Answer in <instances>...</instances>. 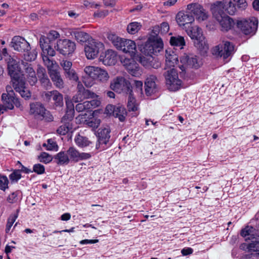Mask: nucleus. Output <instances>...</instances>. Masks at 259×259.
Instances as JSON below:
<instances>
[{
    "label": "nucleus",
    "instance_id": "1",
    "mask_svg": "<svg viewBox=\"0 0 259 259\" xmlns=\"http://www.w3.org/2000/svg\"><path fill=\"white\" fill-rule=\"evenodd\" d=\"M241 235L251 241L250 243L242 244L240 246L242 249H246L248 252L259 251V235L257 230L252 227L246 226L241 230Z\"/></svg>",
    "mask_w": 259,
    "mask_h": 259
},
{
    "label": "nucleus",
    "instance_id": "2",
    "mask_svg": "<svg viewBox=\"0 0 259 259\" xmlns=\"http://www.w3.org/2000/svg\"><path fill=\"white\" fill-rule=\"evenodd\" d=\"M212 54L217 57L222 58L224 60L231 57L235 52L234 45L229 41L223 40L212 49Z\"/></svg>",
    "mask_w": 259,
    "mask_h": 259
},
{
    "label": "nucleus",
    "instance_id": "3",
    "mask_svg": "<svg viewBox=\"0 0 259 259\" xmlns=\"http://www.w3.org/2000/svg\"><path fill=\"white\" fill-rule=\"evenodd\" d=\"M47 39L45 38V36H41L39 39V45L42 51L41 56L45 66L57 63L56 61L50 58V57L55 56L56 52L52 47V43L47 42Z\"/></svg>",
    "mask_w": 259,
    "mask_h": 259
},
{
    "label": "nucleus",
    "instance_id": "4",
    "mask_svg": "<svg viewBox=\"0 0 259 259\" xmlns=\"http://www.w3.org/2000/svg\"><path fill=\"white\" fill-rule=\"evenodd\" d=\"M30 113L38 120L52 121L54 117L50 111H48L40 102H35L30 105Z\"/></svg>",
    "mask_w": 259,
    "mask_h": 259
},
{
    "label": "nucleus",
    "instance_id": "5",
    "mask_svg": "<svg viewBox=\"0 0 259 259\" xmlns=\"http://www.w3.org/2000/svg\"><path fill=\"white\" fill-rule=\"evenodd\" d=\"M213 17L216 22L219 25L220 30L223 32H227L231 30L234 26L235 23L232 18L225 14L219 11H212Z\"/></svg>",
    "mask_w": 259,
    "mask_h": 259
},
{
    "label": "nucleus",
    "instance_id": "6",
    "mask_svg": "<svg viewBox=\"0 0 259 259\" xmlns=\"http://www.w3.org/2000/svg\"><path fill=\"white\" fill-rule=\"evenodd\" d=\"M162 48L163 42L160 39H149L144 45L140 47L141 53L150 57L159 52ZM150 58L148 59L149 60Z\"/></svg>",
    "mask_w": 259,
    "mask_h": 259
},
{
    "label": "nucleus",
    "instance_id": "7",
    "mask_svg": "<svg viewBox=\"0 0 259 259\" xmlns=\"http://www.w3.org/2000/svg\"><path fill=\"white\" fill-rule=\"evenodd\" d=\"M164 75L166 84L169 90L176 91L181 88L182 81L179 78L178 73L175 68H169Z\"/></svg>",
    "mask_w": 259,
    "mask_h": 259
},
{
    "label": "nucleus",
    "instance_id": "8",
    "mask_svg": "<svg viewBox=\"0 0 259 259\" xmlns=\"http://www.w3.org/2000/svg\"><path fill=\"white\" fill-rule=\"evenodd\" d=\"M110 88L115 92L127 94L133 93L130 82L123 77H117L110 83Z\"/></svg>",
    "mask_w": 259,
    "mask_h": 259
},
{
    "label": "nucleus",
    "instance_id": "9",
    "mask_svg": "<svg viewBox=\"0 0 259 259\" xmlns=\"http://www.w3.org/2000/svg\"><path fill=\"white\" fill-rule=\"evenodd\" d=\"M211 10V11H216L220 13H224V12L225 11L231 15H234L236 11L235 5L231 0L216 2L212 5Z\"/></svg>",
    "mask_w": 259,
    "mask_h": 259
},
{
    "label": "nucleus",
    "instance_id": "10",
    "mask_svg": "<svg viewBox=\"0 0 259 259\" xmlns=\"http://www.w3.org/2000/svg\"><path fill=\"white\" fill-rule=\"evenodd\" d=\"M188 35L193 39H195L194 42L196 47L198 49L204 48L205 45V41L202 34L201 29L197 26H192L186 29Z\"/></svg>",
    "mask_w": 259,
    "mask_h": 259
},
{
    "label": "nucleus",
    "instance_id": "11",
    "mask_svg": "<svg viewBox=\"0 0 259 259\" xmlns=\"http://www.w3.org/2000/svg\"><path fill=\"white\" fill-rule=\"evenodd\" d=\"M104 48V45L94 39L88 42L84 47V52L88 59H94L98 56L100 50Z\"/></svg>",
    "mask_w": 259,
    "mask_h": 259
},
{
    "label": "nucleus",
    "instance_id": "12",
    "mask_svg": "<svg viewBox=\"0 0 259 259\" xmlns=\"http://www.w3.org/2000/svg\"><path fill=\"white\" fill-rule=\"evenodd\" d=\"M200 62L196 56L190 54H184L180 58V62L178 63V67L184 71L188 68H197L200 67Z\"/></svg>",
    "mask_w": 259,
    "mask_h": 259
},
{
    "label": "nucleus",
    "instance_id": "13",
    "mask_svg": "<svg viewBox=\"0 0 259 259\" xmlns=\"http://www.w3.org/2000/svg\"><path fill=\"white\" fill-rule=\"evenodd\" d=\"M77 93L73 97L72 101L75 103H78L82 101L85 99H97L98 96L94 92L86 90L82 84L79 80L77 81Z\"/></svg>",
    "mask_w": 259,
    "mask_h": 259
},
{
    "label": "nucleus",
    "instance_id": "14",
    "mask_svg": "<svg viewBox=\"0 0 259 259\" xmlns=\"http://www.w3.org/2000/svg\"><path fill=\"white\" fill-rule=\"evenodd\" d=\"M46 66L48 69L49 75L55 86L59 89L63 88L64 87V81L59 71L58 70L59 66L57 63H54L53 65Z\"/></svg>",
    "mask_w": 259,
    "mask_h": 259
},
{
    "label": "nucleus",
    "instance_id": "15",
    "mask_svg": "<svg viewBox=\"0 0 259 259\" xmlns=\"http://www.w3.org/2000/svg\"><path fill=\"white\" fill-rule=\"evenodd\" d=\"M55 48L60 54L63 55L71 54L75 49V44L74 42L67 39H59L57 41Z\"/></svg>",
    "mask_w": 259,
    "mask_h": 259
},
{
    "label": "nucleus",
    "instance_id": "16",
    "mask_svg": "<svg viewBox=\"0 0 259 259\" xmlns=\"http://www.w3.org/2000/svg\"><path fill=\"white\" fill-rule=\"evenodd\" d=\"M257 22L256 20L243 19L237 22V27L245 35L253 34L257 28Z\"/></svg>",
    "mask_w": 259,
    "mask_h": 259
},
{
    "label": "nucleus",
    "instance_id": "17",
    "mask_svg": "<svg viewBox=\"0 0 259 259\" xmlns=\"http://www.w3.org/2000/svg\"><path fill=\"white\" fill-rule=\"evenodd\" d=\"M98 68L97 66H88L84 68L85 76L82 77V82L87 88L94 84Z\"/></svg>",
    "mask_w": 259,
    "mask_h": 259
},
{
    "label": "nucleus",
    "instance_id": "18",
    "mask_svg": "<svg viewBox=\"0 0 259 259\" xmlns=\"http://www.w3.org/2000/svg\"><path fill=\"white\" fill-rule=\"evenodd\" d=\"M60 65L63 68L64 76L66 78L75 81H78V75L75 71L72 68V63L71 61L63 60L60 62Z\"/></svg>",
    "mask_w": 259,
    "mask_h": 259
},
{
    "label": "nucleus",
    "instance_id": "19",
    "mask_svg": "<svg viewBox=\"0 0 259 259\" xmlns=\"http://www.w3.org/2000/svg\"><path fill=\"white\" fill-rule=\"evenodd\" d=\"M188 12L193 14L199 20L203 21L208 18V14L203 7L198 3H192L187 5Z\"/></svg>",
    "mask_w": 259,
    "mask_h": 259
},
{
    "label": "nucleus",
    "instance_id": "20",
    "mask_svg": "<svg viewBox=\"0 0 259 259\" xmlns=\"http://www.w3.org/2000/svg\"><path fill=\"white\" fill-rule=\"evenodd\" d=\"M67 152L68 155L69 161L75 162L80 160L88 159L92 156L90 153H80L78 150L74 147H70L67 149Z\"/></svg>",
    "mask_w": 259,
    "mask_h": 259
},
{
    "label": "nucleus",
    "instance_id": "21",
    "mask_svg": "<svg viewBox=\"0 0 259 259\" xmlns=\"http://www.w3.org/2000/svg\"><path fill=\"white\" fill-rule=\"evenodd\" d=\"M7 61L9 74L12 78L11 82L16 79H21L19 77L20 69L18 62L11 56L7 59Z\"/></svg>",
    "mask_w": 259,
    "mask_h": 259
},
{
    "label": "nucleus",
    "instance_id": "22",
    "mask_svg": "<svg viewBox=\"0 0 259 259\" xmlns=\"http://www.w3.org/2000/svg\"><path fill=\"white\" fill-rule=\"evenodd\" d=\"M123 65L126 70L134 76H139L141 75V70L138 64L133 59L125 58L121 61Z\"/></svg>",
    "mask_w": 259,
    "mask_h": 259
},
{
    "label": "nucleus",
    "instance_id": "23",
    "mask_svg": "<svg viewBox=\"0 0 259 259\" xmlns=\"http://www.w3.org/2000/svg\"><path fill=\"white\" fill-rule=\"evenodd\" d=\"M12 47L16 51L23 52L29 51V44L23 37L20 36H15L12 40Z\"/></svg>",
    "mask_w": 259,
    "mask_h": 259
},
{
    "label": "nucleus",
    "instance_id": "24",
    "mask_svg": "<svg viewBox=\"0 0 259 259\" xmlns=\"http://www.w3.org/2000/svg\"><path fill=\"white\" fill-rule=\"evenodd\" d=\"M3 104L0 105V114L3 113L7 109H12L14 108V104L17 105L18 103V99L14 96H9L6 94H3L2 95Z\"/></svg>",
    "mask_w": 259,
    "mask_h": 259
},
{
    "label": "nucleus",
    "instance_id": "25",
    "mask_svg": "<svg viewBox=\"0 0 259 259\" xmlns=\"http://www.w3.org/2000/svg\"><path fill=\"white\" fill-rule=\"evenodd\" d=\"M118 50H121L125 53H129L131 57L134 56L136 52V45L132 40L122 38Z\"/></svg>",
    "mask_w": 259,
    "mask_h": 259
},
{
    "label": "nucleus",
    "instance_id": "26",
    "mask_svg": "<svg viewBox=\"0 0 259 259\" xmlns=\"http://www.w3.org/2000/svg\"><path fill=\"white\" fill-rule=\"evenodd\" d=\"M12 83L15 91L18 92L22 98L27 99L30 97L31 93L25 87V82L22 79L14 80Z\"/></svg>",
    "mask_w": 259,
    "mask_h": 259
},
{
    "label": "nucleus",
    "instance_id": "27",
    "mask_svg": "<svg viewBox=\"0 0 259 259\" xmlns=\"http://www.w3.org/2000/svg\"><path fill=\"white\" fill-rule=\"evenodd\" d=\"M100 104L101 102L98 99H92L77 104L75 106V109L78 112L88 111L98 107Z\"/></svg>",
    "mask_w": 259,
    "mask_h": 259
},
{
    "label": "nucleus",
    "instance_id": "28",
    "mask_svg": "<svg viewBox=\"0 0 259 259\" xmlns=\"http://www.w3.org/2000/svg\"><path fill=\"white\" fill-rule=\"evenodd\" d=\"M106 110L109 113L112 111L113 115L118 118L120 121H123L125 119L126 111L124 107L120 106H113L109 105L106 107Z\"/></svg>",
    "mask_w": 259,
    "mask_h": 259
},
{
    "label": "nucleus",
    "instance_id": "29",
    "mask_svg": "<svg viewBox=\"0 0 259 259\" xmlns=\"http://www.w3.org/2000/svg\"><path fill=\"white\" fill-rule=\"evenodd\" d=\"M156 81H157V78L153 75H150L146 78L145 86V92L147 96H150L157 91V87Z\"/></svg>",
    "mask_w": 259,
    "mask_h": 259
},
{
    "label": "nucleus",
    "instance_id": "30",
    "mask_svg": "<svg viewBox=\"0 0 259 259\" xmlns=\"http://www.w3.org/2000/svg\"><path fill=\"white\" fill-rule=\"evenodd\" d=\"M176 20L180 26H185V29H186V25H191L194 21V18L191 15L179 12L177 15Z\"/></svg>",
    "mask_w": 259,
    "mask_h": 259
},
{
    "label": "nucleus",
    "instance_id": "31",
    "mask_svg": "<svg viewBox=\"0 0 259 259\" xmlns=\"http://www.w3.org/2000/svg\"><path fill=\"white\" fill-rule=\"evenodd\" d=\"M100 58L105 65H114L117 60V54L114 51L108 50L104 55H101Z\"/></svg>",
    "mask_w": 259,
    "mask_h": 259
},
{
    "label": "nucleus",
    "instance_id": "32",
    "mask_svg": "<svg viewBox=\"0 0 259 259\" xmlns=\"http://www.w3.org/2000/svg\"><path fill=\"white\" fill-rule=\"evenodd\" d=\"M165 68H171L178 64V55L171 50H166L165 51Z\"/></svg>",
    "mask_w": 259,
    "mask_h": 259
},
{
    "label": "nucleus",
    "instance_id": "33",
    "mask_svg": "<svg viewBox=\"0 0 259 259\" xmlns=\"http://www.w3.org/2000/svg\"><path fill=\"white\" fill-rule=\"evenodd\" d=\"M110 130L108 127L101 128L98 132V144L96 145V148L99 149L101 145H106L108 142L110 136Z\"/></svg>",
    "mask_w": 259,
    "mask_h": 259
},
{
    "label": "nucleus",
    "instance_id": "34",
    "mask_svg": "<svg viewBox=\"0 0 259 259\" xmlns=\"http://www.w3.org/2000/svg\"><path fill=\"white\" fill-rule=\"evenodd\" d=\"M55 162L58 165H66L69 162L68 155L66 151H60L54 156Z\"/></svg>",
    "mask_w": 259,
    "mask_h": 259
},
{
    "label": "nucleus",
    "instance_id": "35",
    "mask_svg": "<svg viewBox=\"0 0 259 259\" xmlns=\"http://www.w3.org/2000/svg\"><path fill=\"white\" fill-rule=\"evenodd\" d=\"M127 107L129 111H133V116H137L139 114L138 105L136 103L135 98L133 96L132 93L128 94Z\"/></svg>",
    "mask_w": 259,
    "mask_h": 259
},
{
    "label": "nucleus",
    "instance_id": "36",
    "mask_svg": "<svg viewBox=\"0 0 259 259\" xmlns=\"http://www.w3.org/2000/svg\"><path fill=\"white\" fill-rule=\"evenodd\" d=\"M72 35L74 36L75 39L80 42H88L91 39H93L88 33L83 31H74L72 32Z\"/></svg>",
    "mask_w": 259,
    "mask_h": 259
},
{
    "label": "nucleus",
    "instance_id": "37",
    "mask_svg": "<svg viewBox=\"0 0 259 259\" xmlns=\"http://www.w3.org/2000/svg\"><path fill=\"white\" fill-rule=\"evenodd\" d=\"M25 73L27 77V81L30 85H33L37 81L35 72L30 65L28 66L25 68Z\"/></svg>",
    "mask_w": 259,
    "mask_h": 259
},
{
    "label": "nucleus",
    "instance_id": "38",
    "mask_svg": "<svg viewBox=\"0 0 259 259\" xmlns=\"http://www.w3.org/2000/svg\"><path fill=\"white\" fill-rule=\"evenodd\" d=\"M76 144L80 148H84L90 145L92 142L89 140L88 138L78 134L74 139Z\"/></svg>",
    "mask_w": 259,
    "mask_h": 259
},
{
    "label": "nucleus",
    "instance_id": "39",
    "mask_svg": "<svg viewBox=\"0 0 259 259\" xmlns=\"http://www.w3.org/2000/svg\"><path fill=\"white\" fill-rule=\"evenodd\" d=\"M109 78V74L106 70L100 67L98 68L95 80L103 82L107 81Z\"/></svg>",
    "mask_w": 259,
    "mask_h": 259
},
{
    "label": "nucleus",
    "instance_id": "40",
    "mask_svg": "<svg viewBox=\"0 0 259 259\" xmlns=\"http://www.w3.org/2000/svg\"><path fill=\"white\" fill-rule=\"evenodd\" d=\"M62 121L64 123L58 127L57 133L61 135H65L72 129V124L69 121L65 122V120H63L62 119Z\"/></svg>",
    "mask_w": 259,
    "mask_h": 259
},
{
    "label": "nucleus",
    "instance_id": "41",
    "mask_svg": "<svg viewBox=\"0 0 259 259\" xmlns=\"http://www.w3.org/2000/svg\"><path fill=\"white\" fill-rule=\"evenodd\" d=\"M170 43L172 46L180 47L181 49L185 45L184 38L181 36L171 37Z\"/></svg>",
    "mask_w": 259,
    "mask_h": 259
},
{
    "label": "nucleus",
    "instance_id": "42",
    "mask_svg": "<svg viewBox=\"0 0 259 259\" xmlns=\"http://www.w3.org/2000/svg\"><path fill=\"white\" fill-rule=\"evenodd\" d=\"M141 24L137 22L130 23L127 26V32L132 34H136L141 29Z\"/></svg>",
    "mask_w": 259,
    "mask_h": 259
},
{
    "label": "nucleus",
    "instance_id": "43",
    "mask_svg": "<svg viewBox=\"0 0 259 259\" xmlns=\"http://www.w3.org/2000/svg\"><path fill=\"white\" fill-rule=\"evenodd\" d=\"M107 38L112 42L113 45L117 49L120 45L122 38L117 36L115 34L109 33L107 34Z\"/></svg>",
    "mask_w": 259,
    "mask_h": 259
},
{
    "label": "nucleus",
    "instance_id": "44",
    "mask_svg": "<svg viewBox=\"0 0 259 259\" xmlns=\"http://www.w3.org/2000/svg\"><path fill=\"white\" fill-rule=\"evenodd\" d=\"M66 106L68 109L69 108V110H67L66 114L63 117V120H66V118L71 120L73 117L74 113V106L73 105L69 102H66Z\"/></svg>",
    "mask_w": 259,
    "mask_h": 259
},
{
    "label": "nucleus",
    "instance_id": "45",
    "mask_svg": "<svg viewBox=\"0 0 259 259\" xmlns=\"http://www.w3.org/2000/svg\"><path fill=\"white\" fill-rule=\"evenodd\" d=\"M42 146L44 147H46L47 150L50 151H57L58 148V146L56 143L52 139H48L47 140V143H44L42 144Z\"/></svg>",
    "mask_w": 259,
    "mask_h": 259
},
{
    "label": "nucleus",
    "instance_id": "46",
    "mask_svg": "<svg viewBox=\"0 0 259 259\" xmlns=\"http://www.w3.org/2000/svg\"><path fill=\"white\" fill-rule=\"evenodd\" d=\"M21 192L19 191H16L11 193L8 197L9 202L13 203L19 201L20 198Z\"/></svg>",
    "mask_w": 259,
    "mask_h": 259
},
{
    "label": "nucleus",
    "instance_id": "47",
    "mask_svg": "<svg viewBox=\"0 0 259 259\" xmlns=\"http://www.w3.org/2000/svg\"><path fill=\"white\" fill-rule=\"evenodd\" d=\"M60 37L59 33L55 30H51L48 34L47 36L45 38L47 39V42L52 43V42L56 39Z\"/></svg>",
    "mask_w": 259,
    "mask_h": 259
},
{
    "label": "nucleus",
    "instance_id": "48",
    "mask_svg": "<svg viewBox=\"0 0 259 259\" xmlns=\"http://www.w3.org/2000/svg\"><path fill=\"white\" fill-rule=\"evenodd\" d=\"M39 161L45 163H48L51 162L53 158L51 155L46 152H42L39 156Z\"/></svg>",
    "mask_w": 259,
    "mask_h": 259
},
{
    "label": "nucleus",
    "instance_id": "49",
    "mask_svg": "<svg viewBox=\"0 0 259 259\" xmlns=\"http://www.w3.org/2000/svg\"><path fill=\"white\" fill-rule=\"evenodd\" d=\"M52 99L57 105L60 106L62 104L63 96L58 91H54V94H53Z\"/></svg>",
    "mask_w": 259,
    "mask_h": 259
},
{
    "label": "nucleus",
    "instance_id": "50",
    "mask_svg": "<svg viewBox=\"0 0 259 259\" xmlns=\"http://www.w3.org/2000/svg\"><path fill=\"white\" fill-rule=\"evenodd\" d=\"M155 29H156V31L158 30L160 33L164 34L168 32L169 27L168 24L167 22H163L160 25V29L159 27H155Z\"/></svg>",
    "mask_w": 259,
    "mask_h": 259
},
{
    "label": "nucleus",
    "instance_id": "51",
    "mask_svg": "<svg viewBox=\"0 0 259 259\" xmlns=\"http://www.w3.org/2000/svg\"><path fill=\"white\" fill-rule=\"evenodd\" d=\"M9 181L6 176H0V189L5 190L8 188Z\"/></svg>",
    "mask_w": 259,
    "mask_h": 259
},
{
    "label": "nucleus",
    "instance_id": "52",
    "mask_svg": "<svg viewBox=\"0 0 259 259\" xmlns=\"http://www.w3.org/2000/svg\"><path fill=\"white\" fill-rule=\"evenodd\" d=\"M17 218V215L15 214L13 215H11L9 219H8L7 224L6 226V233H8L9 231L10 230L11 227L12 226L13 224L16 221V219Z\"/></svg>",
    "mask_w": 259,
    "mask_h": 259
},
{
    "label": "nucleus",
    "instance_id": "53",
    "mask_svg": "<svg viewBox=\"0 0 259 259\" xmlns=\"http://www.w3.org/2000/svg\"><path fill=\"white\" fill-rule=\"evenodd\" d=\"M24 54V59L27 61H32L35 59L36 58V54L34 53H32L30 52L29 51H27L25 52H23Z\"/></svg>",
    "mask_w": 259,
    "mask_h": 259
},
{
    "label": "nucleus",
    "instance_id": "54",
    "mask_svg": "<svg viewBox=\"0 0 259 259\" xmlns=\"http://www.w3.org/2000/svg\"><path fill=\"white\" fill-rule=\"evenodd\" d=\"M100 122V119L93 118L88 121L87 124L90 127H91L93 128H96L99 126Z\"/></svg>",
    "mask_w": 259,
    "mask_h": 259
},
{
    "label": "nucleus",
    "instance_id": "55",
    "mask_svg": "<svg viewBox=\"0 0 259 259\" xmlns=\"http://www.w3.org/2000/svg\"><path fill=\"white\" fill-rule=\"evenodd\" d=\"M38 175L42 174L45 171V168L44 165L40 164H36L33 165V171Z\"/></svg>",
    "mask_w": 259,
    "mask_h": 259
},
{
    "label": "nucleus",
    "instance_id": "56",
    "mask_svg": "<svg viewBox=\"0 0 259 259\" xmlns=\"http://www.w3.org/2000/svg\"><path fill=\"white\" fill-rule=\"evenodd\" d=\"M12 181H18L21 178V175L19 170H15L9 176Z\"/></svg>",
    "mask_w": 259,
    "mask_h": 259
},
{
    "label": "nucleus",
    "instance_id": "57",
    "mask_svg": "<svg viewBox=\"0 0 259 259\" xmlns=\"http://www.w3.org/2000/svg\"><path fill=\"white\" fill-rule=\"evenodd\" d=\"M39 79L42 86L44 88L47 89L51 86V83L47 75Z\"/></svg>",
    "mask_w": 259,
    "mask_h": 259
},
{
    "label": "nucleus",
    "instance_id": "58",
    "mask_svg": "<svg viewBox=\"0 0 259 259\" xmlns=\"http://www.w3.org/2000/svg\"><path fill=\"white\" fill-rule=\"evenodd\" d=\"M54 91L51 92H46L42 94L44 100L46 102H49L53 97Z\"/></svg>",
    "mask_w": 259,
    "mask_h": 259
},
{
    "label": "nucleus",
    "instance_id": "59",
    "mask_svg": "<svg viewBox=\"0 0 259 259\" xmlns=\"http://www.w3.org/2000/svg\"><path fill=\"white\" fill-rule=\"evenodd\" d=\"M37 74L39 79L47 75L45 68L40 66L37 68Z\"/></svg>",
    "mask_w": 259,
    "mask_h": 259
},
{
    "label": "nucleus",
    "instance_id": "60",
    "mask_svg": "<svg viewBox=\"0 0 259 259\" xmlns=\"http://www.w3.org/2000/svg\"><path fill=\"white\" fill-rule=\"evenodd\" d=\"M237 6L238 8L244 9L247 6V4L245 0H237Z\"/></svg>",
    "mask_w": 259,
    "mask_h": 259
},
{
    "label": "nucleus",
    "instance_id": "61",
    "mask_svg": "<svg viewBox=\"0 0 259 259\" xmlns=\"http://www.w3.org/2000/svg\"><path fill=\"white\" fill-rule=\"evenodd\" d=\"M83 5L87 8H97L98 6V5L95 4L94 3L88 1H84L83 2Z\"/></svg>",
    "mask_w": 259,
    "mask_h": 259
},
{
    "label": "nucleus",
    "instance_id": "62",
    "mask_svg": "<svg viewBox=\"0 0 259 259\" xmlns=\"http://www.w3.org/2000/svg\"><path fill=\"white\" fill-rule=\"evenodd\" d=\"M98 242V240H88V239H84L82 240L80 242V243L81 244H89V243H95Z\"/></svg>",
    "mask_w": 259,
    "mask_h": 259
},
{
    "label": "nucleus",
    "instance_id": "63",
    "mask_svg": "<svg viewBox=\"0 0 259 259\" xmlns=\"http://www.w3.org/2000/svg\"><path fill=\"white\" fill-rule=\"evenodd\" d=\"M193 249L191 248H184L182 249V253L184 255H187L192 253Z\"/></svg>",
    "mask_w": 259,
    "mask_h": 259
},
{
    "label": "nucleus",
    "instance_id": "64",
    "mask_svg": "<svg viewBox=\"0 0 259 259\" xmlns=\"http://www.w3.org/2000/svg\"><path fill=\"white\" fill-rule=\"evenodd\" d=\"M71 218V215L69 213H65L61 216V219L62 221H68Z\"/></svg>",
    "mask_w": 259,
    "mask_h": 259
}]
</instances>
